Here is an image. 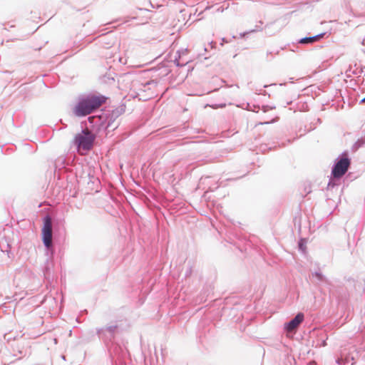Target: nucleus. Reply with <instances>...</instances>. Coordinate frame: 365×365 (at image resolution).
I'll return each mask as SVG.
<instances>
[{
    "mask_svg": "<svg viewBox=\"0 0 365 365\" xmlns=\"http://www.w3.org/2000/svg\"><path fill=\"white\" fill-rule=\"evenodd\" d=\"M361 103H365V97L361 101Z\"/></svg>",
    "mask_w": 365,
    "mask_h": 365,
    "instance_id": "nucleus-9",
    "label": "nucleus"
},
{
    "mask_svg": "<svg viewBox=\"0 0 365 365\" xmlns=\"http://www.w3.org/2000/svg\"><path fill=\"white\" fill-rule=\"evenodd\" d=\"M303 320L304 314L302 313H298L296 317L287 324V331L289 332L293 331L298 327Z\"/></svg>",
    "mask_w": 365,
    "mask_h": 365,
    "instance_id": "nucleus-5",
    "label": "nucleus"
},
{
    "mask_svg": "<svg viewBox=\"0 0 365 365\" xmlns=\"http://www.w3.org/2000/svg\"><path fill=\"white\" fill-rule=\"evenodd\" d=\"M106 102L103 96L91 95L81 98L73 108V113L77 116L89 115Z\"/></svg>",
    "mask_w": 365,
    "mask_h": 365,
    "instance_id": "nucleus-1",
    "label": "nucleus"
},
{
    "mask_svg": "<svg viewBox=\"0 0 365 365\" xmlns=\"http://www.w3.org/2000/svg\"><path fill=\"white\" fill-rule=\"evenodd\" d=\"M350 165V161L348 158H341L334 165L331 174L334 178H340L348 170Z\"/></svg>",
    "mask_w": 365,
    "mask_h": 365,
    "instance_id": "nucleus-4",
    "label": "nucleus"
},
{
    "mask_svg": "<svg viewBox=\"0 0 365 365\" xmlns=\"http://www.w3.org/2000/svg\"><path fill=\"white\" fill-rule=\"evenodd\" d=\"M117 329V326H110L107 328L109 332H114Z\"/></svg>",
    "mask_w": 365,
    "mask_h": 365,
    "instance_id": "nucleus-7",
    "label": "nucleus"
},
{
    "mask_svg": "<svg viewBox=\"0 0 365 365\" xmlns=\"http://www.w3.org/2000/svg\"><path fill=\"white\" fill-rule=\"evenodd\" d=\"M42 240L47 248L52 245V222L50 217L46 216L43 220L42 228Z\"/></svg>",
    "mask_w": 365,
    "mask_h": 365,
    "instance_id": "nucleus-3",
    "label": "nucleus"
},
{
    "mask_svg": "<svg viewBox=\"0 0 365 365\" xmlns=\"http://www.w3.org/2000/svg\"><path fill=\"white\" fill-rule=\"evenodd\" d=\"M93 140V135L86 129L76 135L75 144L77 145L78 151L83 154V151H87L92 148Z\"/></svg>",
    "mask_w": 365,
    "mask_h": 365,
    "instance_id": "nucleus-2",
    "label": "nucleus"
},
{
    "mask_svg": "<svg viewBox=\"0 0 365 365\" xmlns=\"http://www.w3.org/2000/svg\"><path fill=\"white\" fill-rule=\"evenodd\" d=\"M324 34H319V35H317V36H312V37H305V38H302L300 41H299V43H313L316 41H319L322 37H323Z\"/></svg>",
    "mask_w": 365,
    "mask_h": 365,
    "instance_id": "nucleus-6",
    "label": "nucleus"
},
{
    "mask_svg": "<svg viewBox=\"0 0 365 365\" xmlns=\"http://www.w3.org/2000/svg\"><path fill=\"white\" fill-rule=\"evenodd\" d=\"M315 276L318 278L319 280L324 279V276L321 273L316 272Z\"/></svg>",
    "mask_w": 365,
    "mask_h": 365,
    "instance_id": "nucleus-8",
    "label": "nucleus"
}]
</instances>
